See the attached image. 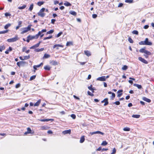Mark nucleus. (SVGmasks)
I'll return each instance as SVG.
<instances>
[{"instance_id":"cd10ccee","label":"nucleus","mask_w":154,"mask_h":154,"mask_svg":"<svg viewBox=\"0 0 154 154\" xmlns=\"http://www.w3.org/2000/svg\"><path fill=\"white\" fill-rule=\"evenodd\" d=\"M73 45V43L72 42H67L66 44V46H69L70 45Z\"/></svg>"},{"instance_id":"473e14b6","label":"nucleus","mask_w":154,"mask_h":154,"mask_svg":"<svg viewBox=\"0 0 154 154\" xmlns=\"http://www.w3.org/2000/svg\"><path fill=\"white\" fill-rule=\"evenodd\" d=\"M132 116L133 118H140V115H133Z\"/></svg>"},{"instance_id":"f3484780","label":"nucleus","mask_w":154,"mask_h":154,"mask_svg":"<svg viewBox=\"0 0 154 154\" xmlns=\"http://www.w3.org/2000/svg\"><path fill=\"white\" fill-rule=\"evenodd\" d=\"M44 50V48H36L35 49V51L37 52H38L42 51H43Z\"/></svg>"},{"instance_id":"39448f33","label":"nucleus","mask_w":154,"mask_h":154,"mask_svg":"<svg viewBox=\"0 0 154 154\" xmlns=\"http://www.w3.org/2000/svg\"><path fill=\"white\" fill-rule=\"evenodd\" d=\"M101 102L102 103H104V106L107 105L109 103L108 101V99L107 98H105Z\"/></svg>"},{"instance_id":"c03bdc74","label":"nucleus","mask_w":154,"mask_h":154,"mask_svg":"<svg viewBox=\"0 0 154 154\" xmlns=\"http://www.w3.org/2000/svg\"><path fill=\"white\" fill-rule=\"evenodd\" d=\"M36 76L35 75H33L31 76L30 78V81H32L34 79H35V78Z\"/></svg>"},{"instance_id":"3c124183","label":"nucleus","mask_w":154,"mask_h":154,"mask_svg":"<svg viewBox=\"0 0 154 154\" xmlns=\"http://www.w3.org/2000/svg\"><path fill=\"white\" fill-rule=\"evenodd\" d=\"M5 14L6 17L10 16L11 15V14L8 13H5Z\"/></svg>"},{"instance_id":"aec40b11","label":"nucleus","mask_w":154,"mask_h":154,"mask_svg":"<svg viewBox=\"0 0 154 154\" xmlns=\"http://www.w3.org/2000/svg\"><path fill=\"white\" fill-rule=\"evenodd\" d=\"M5 49V47L4 45H0V51L2 52Z\"/></svg>"},{"instance_id":"6ab92c4d","label":"nucleus","mask_w":154,"mask_h":154,"mask_svg":"<svg viewBox=\"0 0 154 154\" xmlns=\"http://www.w3.org/2000/svg\"><path fill=\"white\" fill-rule=\"evenodd\" d=\"M85 136H82L80 138V142L81 143H83L85 141Z\"/></svg>"},{"instance_id":"c9c22d12","label":"nucleus","mask_w":154,"mask_h":154,"mask_svg":"<svg viewBox=\"0 0 154 154\" xmlns=\"http://www.w3.org/2000/svg\"><path fill=\"white\" fill-rule=\"evenodd\" d=\"M33 3H32L30 5V6L29 9V11H32V10L33 8Z\"/></svg>"},{"instance_id":"37998d69","label":"nucleus","mask_w":154,"mask_h":154,"mask_svg":"<svg viewBox=\"0 0 154 154\" xmlns=\"http://www.w3.org/2000/svg\"><path fill=\"white\" fill-rule=\"evenodd\" d=\"M116 152V149L115 148H114L112 150V152H111V154H115Z\"/></svg>"},{"instance_id":"dca6fc26","label":"nucleus","mask_w":154,"mask_h":154,"mask_svg":"<svg viewBox=\"0 0 154 154\" xmlns=\"http://www.w3.org/2000/svg\"><path fill=\"white\" fill-rule=\"evenodd\" d=\"M134 86L137 87L138 89H141L142 88V87L141 85H139L137 84H134Z\"/></svg>"},{"instance_id":"a18cd8bd","label":"nucleus","mask_w":154,"mask_h":154,"mask_svg":"<svg viewBox=\"0 0 154 154\" xmlns=\"http://www.w3.org/2000/svg\"><path fill=\"white\" fill-rule=\"evenodd\" d=\"M112 96L110 97L111 99L113 100L114 98L115 97V94L114 93H112Z\"/></svg>"},{"instance_id":"f8f14e48","label":"nucleus","mask_w":154,"mask_h":154,"mask_svg":"<svg viewBox=\"0 0 154 154\" xmlns=\"http://www.w3.org/2000/svg\"><path fill=\"white\" fill-rule=\"evenodd\" d=\"M40 128L41 130H48L49 129V127L48 126H41Z\"/></svg>"},{"instance_id":"0eeeda50","label":"nucleus","mask_w":154,"mask_h":154,"mask_svg":"<svg viewBox=\"0 0 154 154\" xmlns=\"http://www.w3.org/2000/svg\"><path fill=\"white\" fill-rule=\"evenodd\" d=\"M33 133L32 132V131L31 129L29 128H27V131L24 133V134L26 135L28 134H32Z\"/></svg>"},{"instance_id":"13d9d810","label":"nucleus","mask_w":154,"mask_h":154,"mask_svg":"<svg viewBox=\"0 0 154 154\" xmlns=\"http://www.w3.org/2000/svg\"><path fill=\"white\" fill-rule=\"evenodd\" d=\"M92 17L93 18H96L97 17V15L96 14H93L92 15Z\"/></svg>"},{"instance_id":"4d7b16f0","label":"nucleus","mask_w":154,"mask_h":154,"mask_svg":"<svg viewBox=\"0 0 154 154\" xmlns=\"http://www.w3.org/2000/svg\"><path fill=\"white\" fill-rule=\"evenodd\" d=\"M89 89L91 91H92V90H93V88H92V85H91L90 86H88V87Z\"/></svg>"},{"instance_id":"de8ad7c7","label":"nucleus","mask_w":154,"mask_h":154,"mask_svg":"<svg viewBox=\"0 0 154 154\" xmlns=\"http://www.w3.org/2000/svg\"><path fill=\"white\" fill-rule=\"evenodd\" d=\"M29 58H30V56L29 55L28 56H25L24 57L23 59L27 60V59H29Z\"/></svg>"},{"instance_id":"72a5a7b5","label":"nucleus","mask_w":154,"mask_h":154,"mask_svg":"<svg viewBox=\"0 0 154 154\" xmlns=\"http://www.w3.org/2000/svg\"><path fill=\"white\" fill-rule=\"evenodd\" d=\"M107 142H106V141L105 140L103 141L102 142V143L101 145L103 146H105L107 144Z\"/></svg>"},{"instance_id":"1a4fd4ad","label":"nucleus","mask_w":154,"mask_h":154,"mask_svg":"<svg viewBox=\"0 0 154 154\" xmlns=\"http://www.w3.org/2000/svg\"><path fill=\"white\" fill-rule=\"evenodd\" d=\"M40 43V42H39L37 44L34 45L33 46H32L30 48V49H35V48H36L39 46Z\"/></svg>"},{"instance_id":"6e6d98bb","label":"nucleus","mask_w":154,"mask_h":154,"mask_svg":"<svg viewBox=\"0 0 154 154\" xmlns=\"http://www.w3.org/2000/svg\"><path fill=\"white\" fill-rule=\"evenodd\" d=\"M88 95H90L91 96H94V94L92 93H91L89 91H88Z\"/></svg>"},{"instance_id":"864d4df0","label":"nucleus","mask_w":154,"mask_h":154,"mask_svg":"<svg viewBox=\"0 0 154 154\" xmlns=\"http://www.w3.org/2000/svg\"><path fill=\"white\" fill-rule=\"evenodd\" d=\"M54 32L53 30H51L47 32V34H50Z\"/></svg>"},{"instance_id":"a211bd4d","label":"nucleus","mask_w":154,"mask_h":154,"mask_svg":"<svg viewBox=\"0 0 154 154\" xmlns=\"http://www.w3.org/2000/svg\"><path fill=\"white\" fill-rule=\"evenodd\" d=\"M143 100L148 103L150 102L151 101L150 99L146 97H143Z\"/></svg>"},{"instance_id":"393cba45","label":"nucleus","mask_w":154,"mask_h":154,"mask_svg":"<svg viewBox=\"0 0 154 154\" xmlns=\"http://www.w3.org/2000/svg\"><path fill=\"white\" fill-rule=\"evenodd\" d=\"M50 57V55L49 54H44V56L43 57V59L48 58L49 57Z\"/></svg>"},{"instance_id":"052dcab7","label":"nucleus","mask_w":154,"mask_h":154,"mask_svg":"<svg viewBox=\"0 0 154 154\" xmlns=\"http://www.w3.org/2000/svg\"><path fill=\"white\" fill-rule=\"evenodd\" d=\"M22 23V22L21 21H20L18 22V25L19 26H20V27L21 26V24Z\"/></svg>"},{"instance_id":"6e6552de","label":"nucleus","mask_w":154,"mask_h":154,"mask_svg":"<svg viewBox=\"0 0 154 154\" xmlns=\"http://www.w3.org/2000/svg\"><path fill=\"white\" fill-rule=\"evenodd\" d=\"M100 134L102 135H103L104 134V133L103 132H101L100 131H96L95 132H91L90 134H91V135H92L94 134Z\"/></svg>"},{"instance_id":"bb28decb","label":"nucleus","mask_w":154,"mask_h":154,"mask_svg":"<svg viewBox=\"0 0 154 154\" xmlns=\"http://www.w3.org/2000/svg\"><path fill=\"white\" fill-rule=\"evenodd\" d=\"M50 63L51 64L53 65H57L58 63L57 61H52Z\"/></svg>"},{"instance_id":"7c9ffc66","label":"nucleus","mask_w":154,"mask_h":154,"mask_svg":"<svg viewBox=\"0 0 154 154\" xmlns=\"http://www.w3.org/2000/svg\"><path fill=\"white\" fill-rule=\"evenodd\" d=\"M44 3V2H43V1H42V2H38L37 3V5L39 6H41L42 5H43Z\"/></svg>"},{"instance_id":"e2e57ef3","label":"nucleus","mask_w":154,"mask_h":154,"mask_svg":"<svg viewBox=\"0 0 154 154\" xmlns=\"http://www.w3.org/2000/svg\"><path fill=\"white\" fill-rule=\"evenodd\" d=\"M7 30L3 31L0 32V34L5 33L7 32Z\"/></svg>"},{"instance_id":"20e7f679","label":"nucleus","mask_w":154,"mask_h":154,"mask_svg":"<svg viewBox=\"0 0 154 154\" xmlns=\"http://www.w3.org/2000/svg\"><path fill=\"white\" fill-rule=\"evenodd\" d=\"M138 60L142 62L145 63V64H147L148 63V62L146 60L142 58L141 57H138Z\"/></svg>"},{"instance_id":"7ed1b4c3","label":"nucleus","mask_w":154,"mask_h":154,"mask_svg":"<svg viewBox=\"0 0 154 154\" xmlns=\"http://www.w3.org/2000/svg\"><path fill=\"white\" fill-rule=\"evenodd\" d=\"M46 32V29H43L41 31H39L38 34L36 35V38H38L39 36H40V38L42 37L43 35V34H42V33L44 32Z\"/></svg>"},{"instance_id":"338daca9","label":"nucleus","mask_w":154,"mask_h":154,"mask_svg":"<svg viewBox=\"0 0 154 154\" xmlns=\"http://www.w3.org/2000/svg\"><path fill=\"white\" fill-rule=\"evenodd\" d=\"M149 27V26L148 25H146L144 26V28L145 29H147Z\"/></svg>"},{"instance_id":"bf43d9fd","label":"nucleus","mask_w":154,"mask_h":154,"mask_svg":"<svg viewBox=\"0 0 154 154\" xmlns=\"http://www.w3.org/2000/svg\"><path fill=\"white\" fill-rule=\"evenodd\" d=\"M55 21H56V20L55 19H52L51 20V23L52 24H54Z\"/></svg>"},{"instance_id":"9d476101","label":"nucleus","mask_w":154,"mask_h":154,"mask_svg":"<svg viewBox=\"0 0 154 154\" xmlns=\"http://www.w3.org/2000/svg\"><path fill=\"white\" fill-rule=\"evenodd\" d=\"M38 120L41 122H48L50 121H53L54 119H38Z\"/></svg>"},{"instance_id":"680f3d73","label":"nucleus","mask_w":154,"mask_h":154,"mask_svg":"<svg viewBox=\"0 0 154 154\" xmlns=\"http://www.w3.org/2000/svg\"><path fill=\"white\" fill-rule=\"evenodd\" d=\"M59 3V2L57 1H54V4L55 5H56L57 4H58Z\"/></svg>"},{"instance_id":"09e8293b","label":"nucleus","mask_w":154,"mask_h":154,"mask_svg":"<svg viewBox=\"0 0 154 154\" xmlns=\"http://www.w3.org/2000/svg\"><path fill=\"white\" fill-rule=\"evenodd\" d=\"M132 33L134 34L137 35L138 34V32L137 30H134L133 31Z\"/></svg>"},{"instance_id":"c85d7f7f","label":"nucleus","mask_w":154,"mask_h":154,"mask_svg":"<svg viewBox=\"0 0 154 154\" xmlns=\"http://www.w3.org/2000/svg\"><path fill=\"white\" fill-rule=\"evenodd\" d=\"M44 69L45 70H49L51 69V67L48 65H46L44 67Z\"/></svg>"},{"instance_id":"ea45409f","label":"nucleus","mask_w":154,"mask_h":154,"mask_svg":"<svg viewBox=\"0 0 154 154\" xmlns=\"http://www.w3.org/2000/svg\"><path fill=\"white\" fill-rule=\"evenodd\" d=\"M123 130L125 131H129L130 130V128L126 127L123 129Z\"/></svg>"},{"instance_id":"79ce46f5","label":"nucleus","mask_w":154,"mask_h":154,"mask_svg":"<svg viewBox=\"0 0 154 154\" xmlns=\"http://www.w3.org/2000/svg\"><path fill=\"white\" fill-rule=\"evenodd\" d=\"M125 2L126 3H131L133 2V0H125Z\"/></svg>"},{"instance_id":"a878e982","label":"nucleus","mask_w":154,"mask_h":154,"mask_svg":"<svg viewBox=\"0 0 154 154\" xmlns=\"http://www.w3.org/2000/svg\"><path fill=\"white\" fill-rule=\"evenodd\" d=\"M17 39H8L7 41L9 42H12L16 41Z\"/></svg>"},{"instance_id":"8fccbe9b","label":"nucleus","mask_w":154,"mask_h":154,"mask_svg":"<svg viewBox=\"0 0 154 154\" xmlns=\"http://www.w3.org/2000/svg\"><path fill=\"white\" fill-rule=\"evenodd\" d=\"M71 117L73 119H75L76 118V116L74 114H72L71 115Z\"/></svg>"},{"instance_id":"f257e3e1","label":"nucleus","mask_w":154,"mask_h":154,"mask_svg":"<svg viewBox=\"0 0 154 154\" xmlns=\"http://www.w3.org/2000/svg\"><path fill=\"white\" fill-rule=\"evenodd\" d=\"M148 40V39H146L145 41H141L139 42V44L140 45H152V43L149 42Z\"/></svg>"},{"instance_id":"f03ea898","label":"nucleus","mask_w":154,"mask_h":154,"mask_svg":"<svg viewBox=\"0 0 154 154\" xmlns=\"http://www.w3.org/2000/svg\"><path fill=\"white\" fill-rule=\"evenodd\" d=\"M32 26V25H29L27 27H25L22 29V31L21 32V34H23L24 33L27 32L28 31H29L31 29V27Z\"/></svg>"},{"instance_id":"4468645a","label":"nucleus","mask_w":154,"mask_h":154,"mask_svg":"<svg viewBox=\"0 0 154 154\" xmlns=\"http://www.w3.org/2000/svg\"><path fill=\"white\" fill-rule=\"evenodd\" d=\"M63 5L66 6H71L72 5L71 4L67 1L65 2V3H63Z\"/></svg>"},{"instance_id":"f704fd0d","label":"nucleus","mask_w":154,"mask_h":154,"mask_svg":"<svg viewBox=\"0 0 154 154\" xmlns=\"http://www.w3.org/2000/svg\"><path fill=\"white\" fill-rule=\"evenodd\" d=\"M145 51V48H143L140 49L139 50V52L142 53H144Z\"/></svg>"},{"instance_id":"5701e85b","label":"nucleus","mask_w":154,"mask_h":154,"mask_svg":"<svg viewBox=\"0 0 154 154\" xmlns=\"http://www.w3.org/2000/svg\"><path fill=\"white\" fill-rule=\"evenodd\" d=\"M41 102V100H38L36 103H35L34 104V106H38L40 104Z\"/></svg>"},{"instance_id":"49530a36","label":"nucleus","mask_w":154,"mask_h":154,"mask_svg":"<svg viewBox=\"0 0 154 154\" xmlns=\"http://www.w3.org/2000/svg\"><path fill=\"white\" fill-rule=\"evenodd\" d=\"M63 33L62 32H60L59 33H58L56 36L55 37L58 38Z\"/></svg>"},{"instance_id":"412c9836","label":"nucleus","mask_w":154,"mask_h":154,"mask_svg":"<svg viewBox=\"0 0 154 154\" xmlns=\"http://www.w3.org/2000/svg\"><path fill=\"white\" fill-rule=\"evenodd\" d=\"M12 50V48L11 47H9V49H7L5 51V53L6 54H8L9 53V51H11Z\"/></svg>"},{"instance_id":"2eb2a0df","label":"nucleus","mask_w":154,"mask_h":154,"mask_svg":"<svg viewBox=\"0 0 154 154\" xmlns=\"http://www.w3.org/2000/svg\"><path fill=\"white\" fill-rule=\"evenodd\" d=\"M38 16H40L41 17H43L45 16V14L39 12L38 13Z\"/></svg>"},{"instance_id":"774afa93","label":"nucleus","mask_w":154,"mask_h":154,"mask_svg":"<svg viewBox=\"0 0 154 154\" xmlns=\"http://www.w3.org/2000/svg\"><path fill=\"white\" fill-rule=\"evenodd\" d=\"M65 8L63 6H61L60 7V9L61 10H63Z\"/></svg>"},{"instance_id":"603ef678","label":"nucleus","mask_w":154,"mask_h":154,"mask_svg":"<svg viewBox=\"0 0 154 154\" xmlns=\"http://www.w3.org/2000/svg\"><path fill=\"white\" fill-rule=\"evenodd\" d=\"M45 8H42L40 10L39 12L43 13L45 11Z\"/></svg>"},{"instance_id":"b1692460","label":"nucleus","mask_w":154,"mask_h":154,"mask_svg":"<svg viewBox=\"0 0 154 154\" xmlns=\"http://www.w3.org/2000/svg\"><path fill=\"white\" fill-rule=\"evenodd\" d=\"M84 52L85 54L88 57L90 56L91 55L90 52L88 51H85Z\"/></svg>"},{"instance_id":"9b49d317","label":"nucleus","mask_w":154,"mask_h":154,"mask_svg":"<svg viewBox=\"0 0 154 154\" xmlns=\"http://www.w3.org/2000/svg\"><path fill=\"white\" fill-rule=\"evenodd\" d=\"M63 47V45H60V44H56V45H55L54 46H53V48H54L56 47H57L56 48L57 49H58L59 48H58V47Z\"/></svg>"},{"instance_id":"ddd939ff","label":"nucleus","mask_w":154,"mask_h":154,"mask_svg":"<svg viewBox=\"0 0 154 154\" xmlns=\"http://www.w3.org/2000/svg\"><path fill=\"white\" fill-rule=\"evenodd\" d=\"M62 133L64 134H70L71 133V130L70 129H69L68 130H65L63 131Z\"/></svg>"},{"instance_id":"2f4dec72","label":"nucleus","mask_w":154,"mask_h":154,"mask_svg":"<svg viewBox=\"0 0 154 154\" xmlns=\"http://www.w3.org/2000/svg\"><path fill=\"white\" fill-rule=\"evenodd\" d=\"M69 13L72 15H74V16H76V13L74 11H69Z\"/></svg>"},{"instance_id":"58836bf2","label":"nucleus","mask_w":154,"mask_h":154,"mask_svg":"<svg viewBox=\"0 0 154 154\" xmlns=\"http://www.w3.org/2000/svg\"><path fill=\"white\" fill-rule=\"evenodd\" d=\"M11 25V24L10 23H8L6 25L4 26V28L5 29H7L9 27H10Z\"/></svg>"},{"instance_id":"4be33fe9","label":"nucleus","mask_w":154,"mask_h":154,"mask_svg":"<svg viewBox=\"0 0 154 154\" xmlns=\"http://www.w3.org/2000/svg\"><path fill=\"white\" fill-rule=\"evenodd\" d=\"M122 91H123L122 90H119L117 91V93L118 94L117 95V97H121V95H122V93H121Z\"/></svg>"},{"instance_id":"c756f323","label":"nucleus","mask_w":154,"mask_h":154,"mask_svg":"<svg viewBox=\"0 0 154 154\" xmlns=\"http://www.w3.org/2000/svg\"><path fill=\"white\" fill-rule=\"evenodd\" d=\"M26 7V5H24L22 6H20L18 7V8L19 9L22 10L24 9Z\"/></svg>"},{"instance_id":"0e129e2a","label":"nucleus","mask_w":154,"mask_h":154,"mask_svg":"<svg viewBox=\"0 0 154 154\" xmlns=\"http://www.w3.org/2000/svg\"><path fill=\"white\" fill-rule=\"evenodd\" d=\"M128 41L129 42L131 43H133V41L132 40V39H128Z\"/></svg>"},{"instance_id":"69168bd1","label":"nucleus","mask_w":154,"mask_h":154,"mask_svg":"<svg viewBox=\"0 0 154 154\" xmlns=\"http://www.w3.org/2000/svg\"><path fill=\"white\" fill-rule=\"evenodd\" d=\"M123 4L122 3H120L118 5V7H121L123 6Z\"/></svg>"},{"instance_id":"423d86ee","label":"nucleus","mask_w":154,"mask_h":154,"mask_svg":"<svg viewBox=\"0 0 154 154\" xmlns=\"http://www.w3.org/2000/svg\"><path fill=\"white\" fill-rule=\"evenodd\" d=\"M97 80L101 81H104L106 80V77L105 76H102L97 78Z\"/></svg>"},{"instance_id":"5fc2aeb1","label":"nucleus","mask_w":154,"mask_h":154,"mask_svg":"<svg viewBox=\"0 0 154 154\" xmlns=\"http://www.w3.org/2000/svg\"><path fill=\"white\" fill-rule=\"evenodd\" d=\"M113 104H115L116 105H119L120 104V103L119 101H116L113 103Z\"/></svg>"},{"instance_id":"e433bc0d","label":"nucleus","mask_w":154,"mask_h":154,"mask_svg":"<svg viewBox=\"0 0 154 154\" xmlns=\"http://www.w3.org/2000/svg\"><path fill=\"white\" fill-rule=\"evenodd\" d=\"M43 65V63H41L37 65H34L33 66V68H35V67H36V68H38L40 67L41 66Z\"/></svg>"},{"instance_id":"a19ab883","label":"nucleus","mask_w":154,"mask_h":154,"mask_svg":"<svg viewBox=\"0 0 154 154\" xmlns=\"http://www.w3.org/2000/svg\"><path fill=\"white\" fill-rule=\"evenodd\" d=\"M144 53L147 55H151V53L150 52L146 50Z\"/></svg>"},{"instance_id":"4c0bfd02","label":"nucleus","mask_w":154,"mask_h":154,"mask_svg":"<svg viewBox=\"0 0 154 154\" xmlns=\"http://www.w3.org/2000/svg\"><path fill=\"white\" fill-rule=\"evenodd\" d=\"M128 68V67L126 65H124L122 68V69L124 70H126Z\"/></svg>"}]
</instances>
